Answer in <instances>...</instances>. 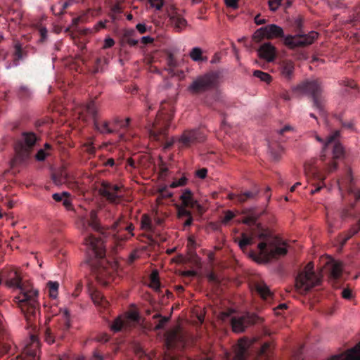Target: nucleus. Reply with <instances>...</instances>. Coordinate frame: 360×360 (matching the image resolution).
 <instances>
[{"mask_svg":"<svg viewBox=\"0 0 360 360\" xmlns=\"http://www.w3.org/2000/svg\"><path fill=\"white\" fill-rule=\"evenodd\" d=\"M44 340L49 344L54 342V337L53 336L52 330L49 328L45 329Z\"/></svg>","mask_w":360,"mask_h":360,"instance_id":"obj_42","label":"nucleus"},{"mask_svg":"<svg viewBox=\"0 0 360 360\" xmlns=\"http://www.w3.org/2000/svg\"><path fill=\"white\" fill-rule=\"evenodd\" d=\"M352 295V290L349 288H345L342 292V296L345 299H350Z\"/></svg>","mask_w":360,"mask_h":360,"instance_id":"obj_56","label":"nucleus"},{"mask_svg":"<svg viewBox=\"0 0 360 360\" xmlns=\"http://www.w3.org/2000/svg\"><path fill=\"white\" fill-rule=\"evenodd\" d=\"M255 289L263 299H266L271 296V292L269 286L264 282L255 283Z\"/></svg>","mask_w":360,"mask_h":360,"instance_id":"obj_21","label":"nucleus"},{"mask_svg":"<svg viewBox=\"0 0 360 360\" xmlns=\"http://www.w3.org/2000/svg\"><path fill=\"white\" fill-rule=\"evenodd\" d=\"M108 273L105 269H99L96 276L98 281L101 285H106L111 280L110 277H108Z\"/></svg>","mask_w":360,"mask_h":360,"instance_id":"obj_29","label":"nucleus"},{"mask_svg":"<svg viewBox=\"0 0 360 360\" xmlns=\"http://www.w3.org/2000/svg\"><path fill=\"white\" fill-rule=\"evenodd\" d=\"M27 354L26 360H39L38 352L37 350H30L27 349L25 350Z\"/></svg>","mask_w":360,"mask_h":360,"instance_id":"obj_41","label":"nucleus"},{"mask_svg":"<svg viewBox=\"0 0 360 360\" xmlns=\"http://www.w3.org/2000/svg\"><path fill=\"white\" fill-rule=\"evenodd\" d=\"M49 154H50V153L47 152V151H45L44 149H40V150H39V151L36 154L35 157H36V159L38 161H43V160H45L46 156L49 155Z\"/></svg>","mask_w":360,"mask_h":360,"instance_id":"obj_45","label":"nucleus"},{"mask_svg":"<svg viewBox=\"0 0 360 360\" xmlns=\"http://www.w3.org/2000/svg\"><path fill=\"white\" fill-rule=\"evenodd\" d=\"M253 39L256 42L260 41L263 39H266V34L264 33V30L263 27L257 30L252 36Z\"/></svg>","mask_w":360,"mask_h":360,"instance_id":"obj_39","label":"nucleus"},{"mask_svg":"<svg viewBox=\"0 0 360 360\" xmlns=\"http://www.w3.org/2000/svg\"><path fill=\"white\" fill-rule=\"evenodd\" d=\"M6 285L9 287H16L19 290L20 287H23L25 284H21L20 278L16 272H12L11 278L7 280Z\"/></svg>","mask_w":360,"mask_h":360,"instance_id":"obj_24","label":"nucleus"},{"mask_svg":"<svg viewBox=\"0 0 360 360\" xmlns=\"http://www.w3.org/2000/svg\"><path fill=\"white\" fill-rule=\"evenodd\" d=\"M172 24L177 31L183 30L187 26L186 20L176 11L169 13Z\"/></svg>","mask_w":360,"mask_h":360,"instance_id":"obj_17","label":"nucleus"},{"mask_svg":"<svg viewBox=\"0 0 360 360\" xmlns=\"http://www.w3.org/2000/svg\"><path fill=\"white\" fill-rule=\"evenodd\" d=\"M186 207H184V205H181L178 209V216L179 217H182L184 216L188 217L191 216V214L189 211H188L186 209Z\"/></svg>","mask_w":360,"mask_h":360,"instance_id":"obj_47","label":"nucleus"},{"mask_svg":"<svg viewBox=\"0 0 360 360\" xmlns=\"http://www.w3.org/2000/svg\"><path fill=\"white\" fill-rule=\"evenodd\" d=\"M179 338L178 334V329L176 328L169 333H168L166 338V345L167 348H171L173 347L174 342Z\"/></svg>","mask_w":360,"mask_h":360,"instance_id":"obj_28","label":"nucleus"},{"mask_svg":"<svg viewBox=\"0 0 360 360\" xmlns=\"http://www.w3.org/2000/svg\"><path fill=\"white\" fill-rule=\"evenodd\" d=\"M256 341V338L239 339L235 349L234 360H245L248 354V349Z\"/></svg>","mask_w":360,"mask_h":360,"instance_id":"obj_10","label":"nucleus"},{"mask_svg":"<svg viewBox=\"0 0 360 360\" xmlns=\"http://www.w3.org/2000/svg\"><path fill=\"white\" fill-rule=\"evenodd\" d=\"M330 271V278L331 279H338L342 274L343 269V264L338 260L330 259L326 263Z\"/></svg>","mask_w":360,"mask_h":360,"instance_id":"obj_15","label":"nucleus"},{"mask_svg":"<svg viewBox=\"0 0 360 360\" xmlns=\"http://www.w3.org/2000/svg\"><path fill=\"white\" fill-rule=\"evenodd\" d=\"M60 316L63 319L64 324L65 326L66 329H68L70 326V316L68 310L67 309H63L60 310Z\"/></svg>","mask_w":360,"mask_h":360,"instance_id":"obj_37","label":"nucleus"},{"mask_svg":"<svg viewBox=\"0 0 360 360\" xmlns=\"http://www.w3.org/2000/svg\"><path fill=\"white\" fill-rule=\"evenodd\" d=\"M85 110L91 116H95L96 113V107L94 102H89L85 105Z\"/></svg>","mask_w":360,"mask_h":360,"instance_id":"obj_43","label":"nucleus"},{"mask_svg":"<svg viewBox=\"0 0 360 360\" xmlns=\"http://www.w3.org/2000/svg\"><path fill=\"white\" fill-rule=\"evenodd\" d=\"M129 122V118H127L124 120H115L112 123L113 128L115 129V131H117L118 128H125L128 126Z\"/></svg>","mask_w":360,"mask_h":360,"instance_id":"obj_40","label":"nucleus"},{"mask_svg":"<svg viewBox=\"0 0 360 360\" xmlns=\"http://www.w3.org/2000/svg\"><path fill=\"white\" fill-rule=\"evenodd\" d=\"M178 139L172 137L170 139L167 140L164 146L165 149L169 148L174 143H176Z\"/></svg>","mask_w":360,"mask_h":360,"instance_id":"obj_54","label":"nucleus"},{"mask_svg":"<svg viewBox=\"0 0 360 360\" xmlns=\"http://www.w3.org/2000/svg\"><path fill=\"white\" fill-rule=\"evenodd\" d=\"M202 49L199 47H194L191 51L189 56L193 61H200L202 60Z\"/></svg>","mask_w":360,"mask_h":360,"instance_id":"obj_35","label":"nucleus"},{"mask_svg":"<svg viewBox=\"0 0 360 360\" xmlns=\"http://www.w3.org/2000/svg\"><path fill=\"white\" fill-rule=\"evenodd\" d=\"M207 170L205 168L199 169L196 172V175L200 179H205L206 177Z\"/></svg>","mask_w":360,"mask_h":360,"instance_id":"obj_57","label":"nucleus"},{"mask_svg":"<svg viewBox=\"0 0 360 360\" xmlns=\"http://www.w3.org/2000/svg\"><path fill=\"white\" fill-rule=\"evenodd\" d=\"M269 150H270V153H271V155L272 156V158L274 159V160H277L278 158V157L280 156L281 152L283 151L282 148L279 147L278 151L276 153H275L273 149L271 148V147H269Z\"/></svg>","mask_w":360,"mask_h":360,"instance_id":"obj_55","label":"nucleus"},{"mask_svg":"<svg viewBox=\"0 0 360 360\" xmlns=\"http://www.w3.org/2000/svg\"><path fill=\"white\" fill-rule=\"evenodd\" d=\"M212 82L210 77L208 76H204L198 78L189 86V90L192 93H199L206 90L211 86Z\"/></svg>","mask_w":360,"mask_h":360,"instance_id":"obj_13","label":"nucleus"},{"mask_svg":"<svg viewBox=\"0 0 360 360\" xmlns=\"http://www.w3.org/2000/svg\"><path fill=\"white\" fill-rule=\"evenodd\" d=\"M294 69L295 65L292 61H284L281 67V73L282 77L287 80L291 79L293 75Z\"/></svg>","mask_w":360,"mask_h":360,"instance_id":"obj_19","label":"nucleus"},{"mask_svg":"<svg viewBox=\"0 0 360 360\" xmlns=\"http://www.w3.org/2000/svg\"><path fill=\"white\" fill-rule=\"evenodd\" d=\"M339 132L336 131L326 139V146H327V148H333V155L334 158H340L344 153L342 145L337 140Z\"/></svg>","mask_w":360,"mask_h":360,"instance_id":"obj_11","label":"nucleus"},{"mask_svg":"<svg viewBox=\"0 0 360 360\" xmlns=\"http://www.w3.org/2000/svg\"><path fill=\"white\" fill-rule=\"evenodd\" d=\"M253 75L255 77H257L258 79H259L260 81L264 82L266 84H269L272 80V77L269 74H268L266 72H264L260 70L254 71Z\"/></svg>","mask_w":360,"mask_h":360,"instance_id":"obj_33","label":"nucleus"},{"mask_svg":"<svg viewBox=\"0 0 360 360\" xmlns=\"http://www.w3.org/2000/svg\"><path fill=\"white\" fill-rule=\"evenodd\" d=\"M264 33L266 34V39H271L283 36V30L281 27L270 24L263 27Z\"/></svg>","mask_w":360,"mask_h":360,"instance_id":"obj_16","label":"nucleus"},{"mask_svg":"<svg viewBox=\"0 0 360 360\" xmlns=\"http://www.w3.org/2000/svg\"><path fill=\"white\" fill-rule=\"evenodd\" d=\"M295 89L301 94L311 95L313 105L321 116L324 115L323 103L321 96V88L316 80L306 81L299 84Z\"/></svg>","mask_w":360,"mask_h":360,"instance_id":"obj_4","label":"nucleus"},{"mask_svg":"<svg viewBox=\"0 0 360 360\" xmlns=\"http://www.w3.org/2000/svg\"><path fill=\"white\" fill-rule=\"evenodd\" d=\"M257 53L260 58L269 63L274 61L276 56V48L270 42L262 44L258 49Z\"/></svg>","mask_w":360,"mask_h":360,"instance_id":"obj_12","label":"nucleus"},{"mask_svg":"<svg viewBox=\"0 0 360 360\" xmlns=\"http://www.w3.org/2000/svg\"><path fill=\"white\" fill-rule=\"evenodd\" d=\"M258 255H250L258 263L268 262L271 259L285 255L288 252L287 244L284 240L271 236H265L264 241L258 244Z\"/></svg>","mask_w":360,"mask_h":360,"instance_id":"obj_1","label":"nucleus"},{"mask_svg":"<svg viewBox=\"0 0 360 360\" xmlns=\"http://www.w3.org/2000/svg\"><path fill=\"white\" fill-rule=\"evenodd\" d=\"M94 125L96 129L102 134H110L115 131V129L113 128V124H112V127H110L109 122L105 120H96Z\"/></svg>","mask_w":360,"mask_h":360,"instance_id":"obj_22","label":"nucleus"},{"mask_svg":"<svg viewBox=\"0 0 360 360\" xmlns=\"http://www.w3.org/2000/svg\"><path fill=\"white\" fill-rule=\"evenodd\" d=\"M287 131H293V128L290 125H285L284 127L279 130L278 133L280 134H283L284 132Z\"/></svg>","mask_w":360,"mask_h":360,"instance_id":"obj_62","label":"nucleus"},{"mask_svg":"<svg viewBox=\"0 0 360 360\" xmlns=\"http://www.w3.org/2000/svg\"><path fill=\"white\" fill-rule=\"evenodd\" d=\"M253 236H248L246 233H243L241 234V239L238 240V245L240 249L244 250L248 245L252 243Z\"/></svg>","mask_w":360,"mask_h":360,"instance_id":"obj_31","label":"nucleus"},{"mask_svg":"<svg viewBox=\"0 0 360 360\" xmlns=\"http://www.w3.org/2000/svg\"><path fill=\"white\" fill-rule=\"evenodd\" d=\"M49 288V296L53 299H56L58 295L59 284L56 281H49L47 283Z\"/></svg>","mask_w":360,"mask_h":360,"instance_id":"obj_32","label":"nucleus"},{"mask_svg":"<svg viewBox=\"0 0 360 360\" xmlns=\"http://www.w3.org/2000/svg\"><path fill=\"white\" fill-rule=\"evenodd\" d=\"M180 198L182 202V205H184V207H188L191 208L197 207L198 209L200 208V205L196 200L193 198L192 193L188 189H186L182 193Z\"/></svg>","mask_w":360,"mask_h":360,"instance_id":"obj_18","label":"nucleus"},{"mask_svg":"<svg viewBox=\"0 0 360 360\" xmlns=\"http://www.w3.org/2000/svg\"><path fill=\"white\" fill-rule=\"evenodd\" d=\"M150 287L155 290H158L160 288V283L158 280V274L156 271H153L150 276Z\"/></svg>","mask_w":360,"mask_h":360,"instance_id":"obj_38","label":"nucleus"},{"mask_svg":"<svg viewBox=\"0 0 360 360\" xmlns=\"http://www.w3.org/2000/svg\"><path fill=\"white\" fill-rule=\"evenodd\" d=\"M63 205L68 209V210H70L71 209V201L70 200V199L68 198V196H66L63 200Z\"/></svg>","mask_w":360,"mask_h":360,"instance_id":"obj_59","label":"nucleus"},{"mask_svg":"<svg viewBox=\"0 0 360 360\" xmlns=\"http://www.w3.org/2000/svg\"><path fill=\"white\" fill-rule=\"evenodd\" d=\"M79 226V229H81L82 231L84 233V232L86 229V221L84 219H83V218L81 219L80 224Z\"/></svg>","mask_w":360,"mask_h":360,"instance_id":"obj_63","label":"nucleus"},{"mask_svg":"<svg viewBox=\"0 0 360 360\" xmlns=\"http://www.w3.org/2000/svg\"><path fill=\"white\" fill-rule=\"evenodd\" d=\"M141 229L146 231H152L151 221H150V218L146 214L142 216L141 221Z\"/></svg>","mask_w":360,"mask_h":360,"instance_id":"obj_36","label":"nucleus"},{"mask_svg":"<svg viewBox=\"0 0 360 360\" xmlns=\"http://www.w3.org/2000/svg\"><path fill=\"white\" fill-rule=\"evenodd\" d=\"M203 139L204 136L198 130L186 131L178 139L176 144L179 148H185Z\"/></svg>","mask_w":360,"mask_h":360,"instance_id":"obj_9","label":"nucleus"},{"mask_svg":"<svg viewBox=\"0 0 360 360\" xmlns=\"http://www.w3.org/2000/svg\"><path fill=\"white\" fill-rule=\"evenodd\" d=\"M284 44L290 49L300 46L299 38L297 35H288L284 37Z\"/></svg>","mask_w":360,"mask_h":360,"instance_id":"obj_25","label":"nucleus"},{"mask_svg":"<svg viewBox=\"0 0 360 360\" xmlns=\"http://www.w3.org/2000/svg\"><path fill=\"white\" fill-rule=\"evenodd\" d=\"M255 22L257 25L264 24L266 21L264 18H261L259 15H257L255 18Z\"/></svg>","mask_w":360,"mask_h":360,"instance_id":"obj_60","label":"nucleus"},{"mask_svg":"<svg viewBox=\"0 0 360 360\" xmlns=\"http://www.w3.org/2000/svg\"><path fill=\"white\" fill-rule=\"evenodd\" d=\"M154 318L160 317V320L159 321V323L158 325L155 326V329L159 330L162 328H163L164 325L168 321L169 318L168 317H161L160 315L156 314L153 316Z\"/></svg>","mask_w":360,"mask_h":360,"instance_id":"obj_46","label":"nucleus"},{"mask_svg":"<svg viewBox=\"0 0 360 360\" xmlns=\"http://www.w3.org/2000/svg\"><path fill=\"white\" fill-rule=\"evenodd\" d=\"M318 33L314 31L307 34H297L300 46L311 44L318 38Z\"/></svg>","mask_w":360,"mask_h":360,"instance_id":"obj_20","label":"nucleus"},{"mask_svg":"<svg viewBox=\"0 0 360 360\" xmlns=\"http://www.w3.org/2000/svg\"><path fill=\"white\" fill-rule=\"evenodd\" d=\"M15 301L25 314L28 321L36 319L39 314V291L30 285L20 287Z\"/></svg>","mask_w":360,"mask_h":360,"instance_id":"obj_2","label":"nucleus"},{"mask_svg":"<svg viewBox=\"0 0 360 360\" xmlns=\"http://www.w3.org/2000/svg\"><path fill=\"white\" fill-rule=\"evenodd\" d=\"M121 187L118 185L103 181L98 189L99 193L111 203H117L120 198L119 194Z\"/></svg>","mask_w":360,"mask_h":360,"instance_id":"obj_8","label":"nucleus"},{"mask_svg":"<svg viewBox=\"0 0 360 360\" xmlns=\"http://www.w3.org/2000/svg\"><path fill=\"white\" fill-rule=\"evenodd\" d=\"M331 360H360V342L345 353L333 356Z\"/></svg>","mask_w":360,"mask_h":360,"instance_id":"obj_14","label":"nucleus"},{"mask_svg":"<svg viewBox=\"0 0 360 360\" xmlns=\"http://www.w3.org/2000/svg\"><path fill=\"white\" fill-rule=\"evenodd\" d=\"M234 311L228 309L220 314L219 318L222 321H226L231 317V324L234 333H240L245 330L247 328L252 325L255 321V317L253 315H234Z\"/></svg>","mask_w":360,"mask_h":360,"instance_id":"obj_5","label":"nucleus"},{"mask_svg":"<svg viewBox=\"0 0 360 360\" xmlns=\"http://www.w3.org/2000/svg\"><path fill=\"white\" fill-rule=\"evenodd\" d=\"M321 277L314 270L313 262H309L295 278V289L300 294L308 292L320 284Z\"/></svg>","mask_w":360,"mask_h":360,"instance_id":"obj_3","label":"nucleus"},{"mask_svg":"<svg viewBox=\"0 0 360 360\" xmlns=\"http://www.w3.org/2000/svg\"><path fill=\"white\" fill-rule=\"evenodd\" d=\"M186 183V177L183 176L181 179H179L178 181H174L171 184V188H176L178 186H184Z\"/></svg>","mask_w":360,"mask_h":360,"instance_id":"obj_48","label":"nucleus"},{"mask_svg":"<svg viewBox=\"0 0 360 360\" xmlns=\"http://www.w3.org/2000/svg\"><path fill=\"white\" fill-rule=\"evenodd\" d=\"M149 2L150 6L157 10H160L163 6V0H149Z\"/></svg>","mask_w":360,"mask_h":360,"instance_id":"obj_49","label":"nucleus"},{"mask_svg":"<svg viewBox=\"0 0 360 360\" xmlns=\"http://www.w3.org/2000/svg\"><path fill=\"white\" fill-rule=\"evenodd\" d=\"M84 245L90 257L102 258L105 255L103 242L101 239L86 234L84 236Z\"/></svg>","mask_w":360,"mask_h":360,"instance_id":"obj_7","label":"nucleus"},{"mask_svg":"<svg viewBox=\"0 0 360 360\" xmlns=\"http://www.w3.org/2000/svg\"><path fill=\"white\" fill-rule=\"evenodd\" d=\"M283 0H269L268 4L271 11H276L281 5Z\"/></svg>","mask_w":360,"mask_h":360,"instance_id":"obj_44","label":"nucleus"},{"mask_svg":"<svg viewBox=\"0 0 360 360\" xmlns=\"http://www.w3.org/2000/svg\"><path fill=\"white\" fill-rule=\"evenodd\" d=\"M103 356L98 354L96 351L94 352L91 360H103Z\"/></svg>","mask_w":360,"mask_h":360,"instance_id":"obj_64","label":"nucleus"},{"mask_svg":"<svg viewBox=\"0 0 360 360\" xmlns=\"http://www.w3.org/2000/svg\"><path fill=\"white\" fill-rule=\"evenodd\" d=\"M69 193L68 192H62L61 193H54L53 194V198L57 201H62L64 197L68 196Z\"/></svg>","mask_w":360,"mask_h":360,"instance_id":"obj_50","label":"nucleus"},{"mask_svg":"<svg viewBox=\"0 0 360 360\" xmlns=\"http://www.w3.org/2000/svg\"><path fill=\"white\" fill-rule=\"evenodd\" d=\"M238 1L239 0H224L226 5L233 9H236L238 7Z\"/></svg>","mask_w":360,"mask_h":360,"instance_id":"obj_51","label":"nucleus"},{"mask_svg":"<svg viewBox=\"0 0 360 360\" xmlns=\"http://www.w3.org/2000/svg\"><path fill=\"white\" fill-rule=\"evenodd\" d=\"M37 141L36 135L33 133L23 134V140L15 148L16 156L15 160L16 162H22L27 159L30 153V148L34 146Z\"/></svg>","mask_w":360,"mask_h":360,"instance_id":"obj_6","label":"nucleus"},{"mask_svg":"<svg viewBox=\"0 0 360 360\" xmlns=\"http://www.w3.org/2000/svg\"><path fill=\"white\" fill-rule=\"evenodd\" d=\"M66 173L61 170L58 172L53 174L52 179L56 186H60L66 183Z\"/></svg>","mask_w":360,"mask_h":360,"instance_id":"obj_27","label":"nucleus"},{"mask_svg":"<svg viewBox=\"0 0 360 360\" xmlns=\"http://www.w3.org/2000/svg\"><path fill=\"white\" fill-rule=\"evenodd\" d=\"M115 44V41L112 38H106L104 40L103 48L108 49L112 47Z\"/></svg>","mask_w":360,"mask_h":360,"instance_id":"obj_53","label":"nucleus"},{"mask_svg":"<svg viewBox=\"0 0 360 360\" xmlns=\"http://www.w3.org/2000/svg\"><path fill=\"white\" fill-rule=\"evenodd\" d=\"M235 214L231 211H227L225 213L224 217L222 220V222L224 224H226L228 221H229L231 219H232L234 217Z\"/></svg>","mask_w":360,"mask_h":360,"instance_id":"obj_52","label":"nucleus"},{"mask_svg":"<svg viewBox=\"0 0 360 360\" xmlns=\"http://www.w3.org/2000/svg\"><path fill=\"white\" fill-rule=\"evenodd\" d=\"M127 326L131 327L139 321V314L136 311H130L126 316H122Z\"/></svg>","mask_w":360,"mask_h":360,"instance_id":"obj_23","label":"nucleus"},{"mask_svg":"<svg viewBox=\"0 0 360 360\" xmlns=\"http://www.w3.org/2000/svg\"><path fill=\"white\" fill-rule=\"evenodd\" d=\"M86 151L90 154H93L95 152V148L91 143L86 144L85 146Z\"/></svg>","mask_w":360,"mask_h":360,"instance_id":"obj_61","label":"nucleus"},{"mask_svg":"<svg viewBox=\"0 0 360 360\" xmlns=\"http://www.w3.org/2000/svg\"><path fill=\"white\" fill-rule=\"evenodd\" d=\"M97 212L94 210H92L90 212V221L89 222V226H91L94 230H98L100 228L99 224L97 221Z\"/></svg>","mask_w":360,"mask_h":360,"instance_id":"obj_34","label":"nucleus"},{"mask_svg":"<svg viewBox=\"0 0 360 360\" xmlns=\"http://www.w3.org/2000/svg\"><path fill=\"white\" fill-rule=\"evenodd\" d=\"M129 328V327L126 324L122 316L118 317L117 319H115L114 321V322L111 325V329L115 332H117V331H120V330H122V328Z\"/></svg>","mask_w":360,"mask_h":360,"instance_id":"obj_30","label":"nucleus"},{"mask_svg":"<svg viewBox=\"0 0 360 360\" xmlns=\"http://www.w3.org/2000/svg\"><path fill=\"white\" fill-rule=\"evenodd\" d=\"M259 193V191L257 189L254 191H245L244 193H239L237 195V200L239 202H244L248 199H253L255 198L257 194Z\"/></svg>","mask_w":360,"mask_h":360,"instance_id":"obj_26","label":"nucleus"},{"mask_svg":"<svg viewBox=\"0 0 360 360\" xmlns=\"http://www.w3.org/2000/svg\"><path fill=\"white\" fill-rule=\"evenodd\" d=\"M39 33L41 35V41H44L47 37V30L45 27H41L39 29Z\"/></svg>","mask_w":360,"mask_h":360,"instance_id":"obj_58","label":"nucleus"}]
</instances>
